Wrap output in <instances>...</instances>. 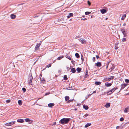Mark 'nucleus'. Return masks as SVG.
<instances>
[{
    "label": "nucleus",
    "mask_w": 129,
    "mask_h": 129,
    "mask_svg": "<svg viewBox=\"0 0 129 129\" xmlns=\"http://www.w3.org/2000/svg\"><path fill=\"white\" fill-rule=\"evenodd\" d=\"M63 78L65 80H67L68 79L67 76L66 75H64L63 77Z\"/></svg>",
    "instance_id": "obj_34"
},
{
    "label": "nucleus",
    "mask_w": 129,
    "mask_h": 129,
    "mask_svg": "<svg viewBox=\"0 0 129 129\" xmlns=\"http://www.w3.org/2000/svg\"><path fill=\"white\" fill-rule=\"evenodd\" d=\"M114 78V76H112L110 77L109 78H110V79L111 80L113 79Z\"/></svg>",
    "instance_id": "obj_44"
},
{
    "label": "nucleus",
    "mask_w": 129,
    "mask_h": 129,
    "mask_svg": "<svg viewBox=\"0 0 129 129\" xmlns=\"http://www.w3.org/2000/svg\"><path fill=\"white\" fill-rule=\"evenodd\" d=\"M55 62V61H54V62Z\"/></svg>",
    "instance_id": "obj_64"
},
{
    "label": "nucleus",
    "mask_w": 129,
    "mask_h": 129,
    "mask_svg": "<svg viewBox=\"0 0 129 129\" xmlns=\"http://www.w3.org/2000/svg\"><path fill=\"white\" fill-rule=\"evenodd\" d=\"M75 55L76 57L77 58H79L80 57V55L78 53H76L75 54Z\"/></svg>",
    "instance_id": "obj_22"
},
{
    "label": "nucleus",
    "mask_w": 129,
    "mask_h": 129,
    "mask_svg": "<svg viewBox=\"0 0 129 129\" xmlns=\"http://www.w3.org/2000/svg\"><path fill=\"white\" fill-rule=\"evenodd\" d=\"M42 76V74H40V79H41Z\"/></svg>",
    "instance_id": "obj_51"
},
{
    "label": "nucleus",
    "mask_w": 129,
    "mask_h": 129,
    "mask_svg": "<svg viewBox=\"0 0 129 129\" xmlns=\"http://www.w3.org/2000/svg\"><path fill=\"white\" fill-rule=\"evenodd\" d=\"M73 16V14L72 13H70L69 14V15L67 16V17L68 18H70L71 17Z\"/></svg>",
    "instance_id": "obj_18"
},
{
    "label": "nucleus",
    "mask_w": 129,
    "mask_h": 129,
    "mask_svg": "<svg viewBox=\"0 0 129 129\" xmlns=\"http://www.w3.org/2000/svg\"><path fill=\"white\" fill-rule=\"evenodd\" d=\"M88 116V114H86L84 115L83 116V117L84 118H85L86 117H87Z\"/></svg>",
    "instance_id": "obj_39"
},
{
    "label": "nucleus",
    "mask_w": 129,
    "mask_h": 129,
    "mask_svg": "<svg viewBox=\"0 0 129 129\" xmlns=\"http://www.w3.org/2000/svg\"><path fill=\"white\" fill-rule=\"evenodd\" d=\"M96 57L97 59H98L99 58V56L98 55H96Z\"/></svg>",
    "instance_id": "obj_50"
},
{
    "label": "nucleus",
    "mask_w": 129,
    "mask_h": 129,
    "mask_svg": "<svg viewBox=\"0 0 129 129\" xmlns=\"http://www.w3.org/2000/svg\"><path fill=\"white\" fill-rule=\"evenodd\" d=\"M73 101V100H68V102L69 103Z\"/></svg>",
    "instance_id": "obj_46"
},
{
    "label": "nucleus",
    "mask_w": 129,
    "mask_h": 129,
    "mask_svg": "<svg viewBox=\"0 0 129 129\" xmlns=\"http://www.w3.org/2000/svg\"><path fill=\"white\" fill-rule=\"evenodd\" d=\"M48 93H46L45 94V95H48Z\"/></svg>",
    "instance_id": "obj_58"
},
{
    "label": "nucleus",
    "mask_w": 129,
    "mask_h": 129,
    "mask_svg": "<svg viewBox=\"0 0 129 129\" xmlns=\"http://www.w3.org/2000/svg\"><path fill=\"white\" fill-rule=\"evenodd\" d=\"M124 85H125V86H127V84H124Z\"/></svg>",
    "instance_id": "obj_55"
},
{
    "label": "nucleus",
    "mask_w": 129,
    "mask_h": 129,
    "mask_svg": "<svg viewBox=\"0 0 129 129\" xmlns=\"http://www.w3.org/2000/svg\"><path fill=\"white\" fill-rule=\"evenodd\" d=\"M121 31L124 36V37H126L127 36V33L126 31L124 29H121Z\"/></svg>",
    "instance_id": "obj_6"
},
{
    "label": "nucleus",
    "mask_w": 129,
    "mask_h": 129,
    "mask_svg": "<svg viewBox=\"0 0 129 129\" xmlns=\"http://www.w3.org/2000/svg\"><path fill=\"white\" fill-rule=\"evenodd\" d=\"M110 103H107L105 105V106L107 108L109 107L110 106Z\"/></svg>",
    "instance_id": "obj_13"
},
{
    "label": "nucleus",
    "mask_w": 129,
    "mask_h": 129,
    "mask_svg": "<svg viewBox=\"0 0 129 129\" xmlns=\"http://www.w3.org/2000/svg\"><path fill=\"white\" fill-rule=\"evenodd\" d=\"M124 120V119L123 117H121L120 119V121H123Z\"/></svg>",
    "instance_id": "obj_37"
},
{
    "label": "nucleus",
    "mask_w": 129,
    "mask_h": 129,
    "mask_svg": "<svg viewBox=\"0 0 129 129\" xmlns=\"http://www.w3.org/2000/svg\"><path fill=\"white\" fill-rule=\"evenodd\" d=\"M96 93V92L95 91H94L93 92V93Z\"/></svg>",
    "instance_id": "obj_56"
},
{
    "label": "nucleus",
    "mask_w": 129,
    "mask_h": 129,
    "mask_svg": "<svg viewBox=\"0 0 129 129\" xmlns=\"http://www.w3.org/2000/svg\"><path fill=\"white\" fill-rule=\"evenodd\" d=\"M91 13V12H85V14L86 15H88Z\"/></svg>",
    "instance_id": "obj_31"
},
{
    "label": "nucleus",
    "mask_w": 129,
    "mask_h": 129,
    "mask_svg": "<svg viewBox=\"0 0 129 129\" xmlns=\"http://www.w3.org/2000/svg\"><path fill=\"white\" fill-rule=\"evenodd\" d=\"M105 85L107 87L111 86L112 85V84L111 83L106 82L105 84Z\"/></svg>",
    "instance_id": "obj_10"
},
{
    "label": "nucleus",
    "mask_w": 129,
    "mask_h": 129,
    "mask_svg": "<svg viewBox=\"0 0 129 129\" xmlns=\"http://www.w3.org/2000/svg\"><path fill=\"white\" fill-rule=\"evenodd\" d=\"M41 43H40L39 44H37L36 45V46L35 47V50H38L39 49V47H40L41 45Z\"/></svg>",
    "instance_id": "obj_5"
},
{
    "label": "nucleus",
    "mask_w": 129,
    "mask_h": 129,
    "mask_svg": "<svg viewBox=\"0 0 129 129\" xmlns=\"http://www.w3.org/2000/svg\"><path fill=\"white\" fill-rule=\"evenodd\" d=\"M126 16V14H124L123 15H122V17L121 18V20H124L125 19Z\"/></svg>",
    "instance_id": "obj_16"
},
{
    "label": "nucleus",
    "mask_w": 129,
    "mask_h": 129,
    "mask_svg": "<svg viewBox=\"0 0 129 129\" xmlns=\"http://www.w3.org/2000/svg\"><path fill=\"white\" fill-rule=\"evenodd\" d=\"M15 123V121H12L9 123H6L5 125L7 126H11Z\"/></svg>",
    "instance_id": "obj_3"
},
{
    "label": "nucleus",
    "mask_w": 129,
    "mask_h": 129,
    "mask_svg": "<svg viewBox=\"0 0 129 129\" xmlns=\"http://www.w3.org/2000/svg\"><path fill=\"white\" fill-rule=\"evenodd\" d=\"M51 64H49L47 65V66L46 67V68L47 67L48 68H49L50 67H51Z\"/></svg>",
    "instance_id": "obj_36"
},
{
    "label": "nucleus",
    "mask_w": 129,
    "mask_h": 129,
    "mask_svg": "<svg viewBox=\"0 0 129 129\" xmlns=\"http://www.w3.org/2000/svg\"><path fill=\"white\" fill-rule=\"evenodd\" d=\"M71 72L73 73H75L76 72V70L75 68H72L71 70Z\"/></svg>",
    "instance_id": "obj_17"
},
{
    "label": "nucleus",
    "mask_w": 129,
    "mask_h": 129,
    "mask_svg": "<svg viewBox=\"0 0 129 129\" xmlns=\"http://www.w3.org/2000/svg\"><path fill=\"white\" fill-rule=\"evenodd\" d=\"M95 84L96 85H98L101 84V83L100 82L96 81L95 82Z\"/></svg>",
    "instance_id": "obj_14"
},
{
    "label": "nucleus",
    "mask_w": 129,
    "mask_h": 129,
    "mask_svg": "<svg viewBox=\"0 0 129 129\" xmlns=\"http://www.w3.org/2000/svg\"><path fill=\"white\" fill-rule=\"evenodd\" d=\"M87 20V19L86 18H85L83 19V20Z\"/></svg>",
    "instance_id": "obj_57"
},
{
    "label": "nucleus",
    "mask_w": 129,
    "mask_h": 129,
    "mask_svg": "<svg viewBox=\"0 0 129 129\" xmlns=\"http://www.w3.org/2000/svg\"><path fill=\"white\" fill-rule=\"evenodd\" d=\"M87 3L88 4V5L89 6H90L91 5V3L89 1H87Z\"/></svg>",
    "instance_id": "obj_45"
},
{
    "label": "nucleus",
    "mask_w": 129,
    "mask_h": 129,
    "mask_svg": "<svg viewBox=\"0 0 129 129\" xmlns=\"http://www.w3.org/2000/svg\"><path fill=\"white\" fill-rule=\"evenodd\" d=\"M92 60L93 62H94L95 61V57H93Z\"/></svg>",
    "instance_id": "obj_47"
},
{
    "label": "nucleus",
    "mask_w": 129,
    "mask_h": 129,
    "mask_svg": "<svg viewBox=\"0 0 129 129\" xmlns=\"http://www.w3.org/2000/svg\"><path fill=\"white\" fill-rule=\"evenodd\" d=\"M126 38H123L122 39V41L123 42H125L126 40Z\"/></svg>",
    "instance_id": "obj_42"
},
{
    "label": "nucleus",
    "mask_w": 129,
    "mask_h": 129,
    "mask_svg": "<svg viewBox=\"0 0 129 129\" xmlns=\"http://www.w3.org/2000/svg\"><path fill=\"white\" fill-rule=\"evenodd\" d=\"M127 94H128V95H129V93H128Z\"/></svg>",
    "instance_id": "obj_62"
},
{
    "label": "nucleus",
    "mask_w": 129,
    "mask_h": 129,
    "mask_svg": "<svg viewBox=\"0 0 129 129\" xmlns=\"http://www.w3.org/2000/svg\"><path fill=\"white\" fill-rule=\"evenodd\" d=\"M18 103L20 106H21L22 104V101L21 100H19L18 101Z\"/></svg>",
    "instance_id": "obj_24"
},
{
    "label": "nucleus",
    "mask_w": 129,
    "mask_h": 129,
    "mask_svg": "<svg viewBox=\"0 0 129 129\" xmlns=\"http://www.w3.org/2000/svg\"><path fill=\"white\" fill-rule=\"evenodd\" d=\"M82 19H83V18H82V19H81V20H82Z\"/></svg>",
    "instance_id": "obj_61"
},
{
    "label": "nucleus",
    "mask_w": 129,
    "mask_h": 129,
    "mask_svg": "<svg viewBox=\"0 0 129 129\" xmlns=\"http://www.w3.org/2000/svg\"><path fill=\"white\" fill-rule=\"evenodd\" d=\"M118 89V88L117 87H114L111 90L107 92V95H110L115 90Z\"/></svg>",
    "instance_id": "obj_2"
},
{
    "label": "nucleus",
    "mask_w": 129,
    "mask_h": 129,
    "mask_svg": "<svg viewBox=\"0 0 129 129\" xmlns=\"http://www.w3.org/2000/svg\"><path fill=\"white\" fill-rule=\"evenodd\" d=\"M54 106V104L53 103H50L48 104V106L49 107H51Z\"/></svg>",
    "instance_id": "obj_15"
},
{
    "label": "nucleus",
    "mask_w": 129,
    "mask_h": 129,
    "mask_svg": "<svg viewBox=\"0 0 129 129\" xmlns=\"http://www.w3.org/2000/svg\"><path fill=\"white\" fill-rule=\"evenodd\" d=\"M66 57L68 59H69L70 60H71V57H70V56H69V55H67L66 56Z\"/></svg>",
    "instance_id": "obj_28"
},
{
    "label": "nucleus",
    "mask_w": 129,
    "mask_h": 129,
    "mask_svg": "<svg viewBox=\"0 0 129 129\" xmlns=\"http://www.w3.org/2000/svg\"><path fill=\"white\" fill-rule=\"evenodd\" d=\"M10 17L12 19H14L16 17V16L13 14H12L10 15Z\"/></svg>",
    "instance_id": "obj_9"
},
{
    "label": "nucleus",
    "mask_w": 129,
    "mask_h": 129,
    "mask_svg": "<svg viewBox=\"0 0 129 129\" xmlns=\"http://www.w3.org/2000/svg\"><path fill=\"white\" fill-rule=\"evenodd\" d=\"M56 122H55L53 124V125H55V124H56Z\"/></svg>",
    "instance_id": "obj_54"
},
{
    "label": "nucleus",
    "mask_w": 129,
    "mask_h": 129,
    "mask_svg": "<svg viewBox=\"0 0 129 129\" xmlns=\"http://www.w3.org/2000/svg\"><path fill=\"white\" fill-rule=\"evenodd\" d=\"M88 76V73L87 71L86 73L85 74V77L86 78Z\"/></svg>",
    "instance_id": "obj_30"
},
{
    "label": "nucleus",
    "mask_w": 129,
    "mask_h": 129,
    "mask_svg": "<svg viewBox=\"0 0 129 129\" xmlns=\"http://www.w3.org/2000/svg\"><path fill=\"white\" fill-rule=\"evenodd\" d=\"M78 40L80 42H81V43L85 44L87 42L86 40L84 39H78Z\"/></svg>",
    "instance_id": "obj_4"
},
{
    "label": "nucleus",
    "mask_w": 129,
    "mask_h": 129,
    "mask_svg": "<svg viewBox=\"0 0 129 129\" xmlns=\"http://www.w3.org/2000/svg\"><path fill=\"white\" fill-rule=\"evenodd\" d=\"M128 109H129L128 108H125L124 110V112L125 113H127L128 112Z\"/></svg>",
    "instance_id": "obj_25"
},
{
    "label": "nucleus",
    "mask_w": 129,
    "mask_h": 129,
    "mask_svg": "<svg viewBox=\"0 0 129 129\" xmlns=\"http://www.w3.org/2000/svg\"><path fill=\"white\" fill-rule=\"evenodd\" d=\"M126 24V23H124L123 25H125Z\"/></svg>",
    "instance_id": "obj_59"
},
{
    "label": "nucleus",
    "mask_w": 129,
    "mask_h": 129,
    "mask_svg": "<svg viewBox=\"0 0 129 129\" xmlns=\"http://www.w3.org/2000/svg\"><path fill=\"white\" fill-rule=\"evenodd\" d=\"M118 48V47L117 46H115V49H117Z\"/></svg>",
    "instance_id": "obj_49"
},
{
    "label": "nucleus",
    "mask_w": 129,
    "mask_h": 129,
    "mask_svg": "<svg viewBox=\"0 0 129 129\" xmlns=\"http://www.w3.org/2000/svg\"><path fill=\"white\" fill-rule=\"evenodd\" d=\"M33 77H32V76H30L29 77V80L28 81V82L29 83H30V84H31V83H32V79H33Z\"/></svg>",
    "instance_id": "obj_7"
},
{
    "label": "nucleus",
    "mask_w": 129,
    "mask_h": 129,
    "mask_svg": "<svg viewBox=\"0 0 129 129\" xmlns=\"http://www.w3.org/2000/svg\"><path fill=\"white\" fill-rule=\"evenodd\" d=\"M95 65L98 67H100L102 66L101 63L100 62H98L95 63Z\"/></svg>",
    "instance_id": "obj_8"
},
{
    "label": "nucleus",
    "mask_w": 129,
    "mask_h": 129,
    "mask_svg": "<svg viewBox=\"0 0 129 129\" xmlns=\"http://www.w3.org/2000/svg\"><path fill=\"white\" fill-rule=\"evenodd\" d=\"M73 110H75V111H76L77 110V108H76L75 109H73Z\"/></svg>",
    "instance_id": "obj_53"
},
{
    "label": "nucleus",
    "mask_w": 129,
    "mask_h": 129,
    "mask_svg": "<svg viewBox=\"0 0 129 129\" xmlns=\"http://www.w3.org/2000/svg\"><path fill=\"white\" fill-rule=\"evenodd\" d=\"M125 81L126 83H128L129 82V80L127 79H125Z\"/></svg>",
    "instance_id": "obj_40"
},
{
    "label": "nucleus",
    "mask_w": 129,
    "mask_h": 129,
    "mask_svg": "<svg viewBox=\"0 0 129 129\" xmlns=\"http://www.w3.org/2000/svg\"><path fill=\"white\" fill-rule=\"evenodd\" d=\"M70 118H63L61 119L59 121V123L62 124H64L65 123H66L70 121Z\"/></svg>",
    "instance_id": "obj_1"
},
{
    "label": "nucleus",
    "mask_w": 129,
    "mask_h": 129,
    "mask_svg": "<svg viewBox=\"0 0 129 129\" xmlns=\"http://www.w3.org/2000/svg\"><path fill=\"white\" fill-rule=\"evenodd\" d=\"M17 121L18 122L23 123L24 122V121L23 119H18L17 120Z\"/></svg>",
    "instance_id": "obj_11"
},
{
    "label": "nucleus",
    "mask_w": 129,
    "mask_h": 129,
    "mask_svg": "<svg viewBox=\"0 0 129 129\" xmlns=\"http://www.w3.org/2000/svg\"><path fill=\"white\" fill-rule=\"evenodd\" d=\"M40 79L41 80V82L42 83H44L45 81V79L44 78H41V79Z\"/></svg>",
    "instance_id": "obj_32"
},
{
    "label": "nucleus",
    "mask_w": 129,
    "mask_h": 129,
    "mask_svg": "<svg viewBox=\"0 0 129 129\" xmlns=\"http://www.w3.org/2000/svg\"><path fill=\"white\" fill-rule=\"evenodd\" d=\"M83 108L86 110H87L88 109L89 107L87 106L83 105Z\"/></svg>",
    "instance_id": "obj_19"
},
{
    "label": "nucleus",
    "mask_w": 129,
    "mask_h": 129,
    "mask_svg": "<svg viewBox=\"0 0 129 129\" xmlns=\"http://www.w3.org/2000/svg\"><path fill=\"white\" fill-rule=\"evenodd\" d=\"M124 84H122L121 85V89H123L125 86Z\"/></svg>",
    "instance_id": "obj_33"
},
{
    "label": "nucleus",
    "mask_w": 129,
    "mask_h": 129,
    "mask_svg": "<svg viewBox=\"0 0 129 129\" xmlns=\"http://www.w3.org/2000/svg\"><path fill=\"white\" fill-rule=\"evenodd\" d=\"M11 100H8L6 101V102L7 103H9L10 102Z\"/></svg>",
    "instance_id": "obj_43"
},
{
    "label": "nucleus",
    "mask_w": 129,
    "mask_h": 129,
    "mask_svg": "<svg viewBox=\"0 0 129 129\" xmlns=\"http://www.w3.org/2000/svg\"><path fill=\"white\" fill-rule=\"evenodd\" d=\"M64 57V56H59L56 59L57 60H60L62 58H63Z\"/></svg>",
    "instance_id": "obj_21"
},
{
    "label": "nucleus",
    "mask_w": 129,
    "mask_h": 129,
    "mask_svg": "<svg viewBox=\"0 0 129 129\" xmlns=\"http://www.w3.org/2000/svg\"><path fill=\"white\" fill-rule=\"evenodd\" d=\"M104 80L105 81H109L111 79H110V78H106Z\"/></svg>",
    "instance_id": "obj_23"
},
{
    "label": "nucleus",
    "mask_w": 129,
    "mask_h": 129,
    "mask_svg": "<svg viewBox=\"0 0 129 129\" xmlns=\"http://www.w3.org/2000/svg\"><path fill=\"white\" fill-rule=\"evenodd\" d=\"M109 62H108V63L107 64V66L106 67V68L107 69L108 67V65L109 64Z\"/></svg>",
    "instance_id": "obj_48"
},
{
    "label": "nucleus",
    "mask_w": 129,
    "mask_h": 129,
    "mask_svg": "<svg viewBox=\"0 0 129 129\" xmlns=\"http://www.w3.org/2000/svg\"><path fill=\"white\" fill-rule=\"evenodd\" d=\"M79 38V36H76L75 37V39H77L78 38Z\"/></svg>",
    "instance_id": "obj_52"
},
{
    "label": "nucleus",
    "mask_w": 129,
    "mask_h": 129,
    "mask_svg": "<svg viewBox=\"0 0 129 129\" xmlns=\"http://www.w3.org/2000/svg\"><path fill=\"white\" fill-rule=\"evenodd\" d=\"M92 94V93H91V94H90V95Z\"/></svg>",
    "instance_id": "obj_63"
},
{
    "label": "nucleus",
    "mask_w": 129,
    "mask_h": 129,
    "mask_svg": "<svg viewBox=\"0 0 129 129\" xmlns=\"http://www.w3.org/2000/svg\"><path fill=\"white\" fill-rule=\"evenodd\" d=\"M108 19V18H106V19H106V20H107V19Z\"/></svg>",
    "instance_id": "obj_60"
},
{
    "label": "nucleus",
    "mask_w": 129,
    "mask_h": 129,
    "mask_svg": "<svg viewBox=\"0 0 129 129\" xmlns=\"http://www.w3.org/2000/svg\"><path fill=\"white\" fill-rule=\"evenodd\" d=\"M65 100L66 101H68H68L69 99V97L68 96H65Z\"/></svg>",
    "instance_id": "obj_26"
},
{
    "label": "nucleus",
    "mask_w": 129,
    "mask_h": 129,
    "mask_svg": "<svg viewBox=\"0 0 129 129\" xmlns=\"http://www.w3.org/2000/svg\"><path fill=\"white\" fill-rule=\"evenodd\" d=\"M120 128V129H122V128L123 127L122 126H121L120 127L119 126H116V129H119Z\"/></svg>",
    "instance_id": "obj_29"
},
{
    "label": "nucleus",
    "mask_w": 129,
    "mask_h": 129,
    "mask_svg": "<svg viewBox=\"0 0 129 129\" xmlns=\"http://www.w3.org/2000/svg\"><path fill=\"white\" fill-rule=\"evenodd\" d=\"M76 70L79 73L81 71V68H77Z\"/></svg>",
    "instance_id": "obj_27"
},
{
    "label": "nucleus",
    "mask_w": 129,
    "mask_h": 129,
    "mask_svg": "<svg viewBox=\"0 0 129 129\" xmlns=\"http://www.w3.org/2000/svg\"><path fill=\"white\" fill-rule=\"evenodd\" d=\"M91 124V123H87L85 125V127L86 128L88 127V126H90Z\"/></svg>",
    "instance_id": "obj_20"
},
{
    "label": "nucleus",
    "mask_w": 129,
    "mask_h": 129,
    "mask_svg": "<svg viewBox=\"0 0 129 129\" xmlns=\"http://www.w3.org/2000/svg\"><path fill=\"white\" fill-rule=\"evenodd\" d=\"M81 58L82 61H83L84 60V59L83 56L82 55H81Z\"/></svg>",
    "instance_id": "obj_41"
},
{
    "label": "nucleus",
    "mask_w": 129,
    "mask_h": 129,
    "mask_svg": "<svg viewBox=\"0 0 129 129\" xmlns=\"http://www.w3.org/2000/svg\"><path fill=\"white\" fill-rule=\"evenodd\" d=\"M25 121L26 122H29L30 121V120L29 118H26L25 119Z\"/></svg>",
    "instance_id": "obj_35"
},
{
    "label": "nucleus",
    "mask_w": 129,
    "mask_h": 129,
    "mask_svg": "<svg viewBox=\"0 0 129 129\" xmlns=\"http://www.w3.org/2000/svg\"><path fill=\"white\" fill-rule=\"evenodd\" d=\"M22 90L24 92L26 91V89L25 88H23Z\"/></svg>",
    "instance_id": "obj_38"
},
{
    "label": "nucleus",
    "mask_w": 129,
    "mask_h": 129,
    "mask_svg": "<svg viewBox=\"0 0 129 129\" xmlns=\"http://www.w3.org/2000/svg\"><path fill=\"white\" fill-rule=\"evenodd\" d=\"M106 10L105 9H103L101 10V12L102 14H104L106 13Z\"/></svg>",
    "instance_id": "obj_12"
}]
</instances>
